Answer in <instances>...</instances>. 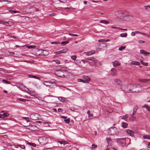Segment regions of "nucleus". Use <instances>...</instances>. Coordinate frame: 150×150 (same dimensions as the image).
Listing matches in <instances>:
<instances>
[{
  "label": "nucleus",
  "instance_id": "f257e3e1",
  "mask_svg": "<svg viewBox=\"0 0 150 150\" xmlns=\"http://www.w3.org/2000/svg\"><path fill=\"white\" fill-rule=\"evenodd\" d=\"M131 86L132 88L137 87L135 84L131 85V84H129L122 85L121 88L123 91L130 92L131 91V89H130V87H131Z\"/></svg>",
  "mask_w": 150,
  "mask_h": 150
},
{
  "label": "nucleus",
  "instance_id": "f03ea898",
  "mask_svg": "<svg viewBox=\"0 0 150 150\" xmlns=\"http://www.w3.org/2000/svg\"><path fill=\"white\" fill-rule=\"evenodd\" d=\"M108 133L110 135H117L119 133V131L116 127H111L108 130Z\"/></svg>",
  "mask_w": 150,
  "mask_h": 150
},
{
  "label": "nucleus",
  "instance_id": "7ed1b4c3",
  "mask_svg": "<svg viewBox=\"0 0 150 150\" xmlns=\"http://www.w3.org/2000/svg\"><path fill=\"white\" fill-rule=\"evenodd\" d=\"M117 142L120 143L123 146H125L126 144L125 139L124 138L117 139Z\"/></svg>",
  "mask_w": 150,
  "mask_h": 150
},
{
  "label": "nucleus",
  "instance_id": "20e7f679",
  "mask_svg": "<svg viewBox=\"0 0 150 150\" xmlns=\"http://www.w3.org/2000/svg\"><path fill=\"white\" fill-rule=\"evenodd\" d=\"M65 71L63 69H60L56 72L55 74L58 76L63 77H64V74Z\"/></svg>",
  "mask_w": 150,
  "mask_h": 150
},
{
  "label": "nucleus",
  "instance_id": "39448f33",
  "mask_svg": "<svg viewBox=\"0 0 150 150\" xmlns=\"http://www.w3.org/2000/svg\"><path fill=\"white\" fill-rule=\"evenodd\" d=\"M16 86L19 89L22 91H26L28 89L25 86L22 84L17 83Z\"/></svg>",
  "mask_w": 150,
  "mask_h": 150
},
{
  "label": "nucleus",
  "instance_id": "423d86ee",
  "mask_svg": "<svg viewBox=\"0 0 150 150\" xmlns=\"http://www.w3.org/2000/svg\"><path fill=\"white\" fill-rule=\"evenodd\" d=\"M124 12L121 11H117L115 12V14L116 16L118 17L127 16V15L124 14Z\"/></svg>",
  "mask_w": 150,
  "mask_h": 150
},
{
  "label": "nucleus",
  "instance_id": "0eeeda50",
  "mask_svg": "<svg viewBox=\"0 0 150 150\" xmlns=\"http://www.w3.org/2000/svg\"><path fill=\"white\" fill-rule=\"evenodd\" d=\"M136 86H137L136 87H133L132 88L131 86V87H130V89H131V91L130 92H140L139 90L138 89V88H139V87H140V85L139 84H138L137 85H136Z\"/></svg>",
  "mask_w": 150,
  "mask_h": 150
},
{
  "label": "nucleus",
  "instance_id": "6e6552de",
  "mask_svg": "<svg viewBox=\"0 0 150 150\" xmlns=\"http://www.w3.org/2000/svg\"><path fill=\"white\" fill-rule=\"evenodd\" d=\"M39 115L37 113L32 114L30 115V117L33 120H36L39 118Z\"/></svg>",
  "mask_w": 150,
  "mask_h": 150
},
{
  "label": "nucleus",
  "instance_id": "1a4fd4ad",
  "mask_svg": "<svg viewBox=\"0 0 150 150\" xmlns=\"http://www.w3.org/2000/svg\"><path fill=\"white\" fill-rule=\"evenodd\" d=\"M40 141H42V143L44 144H46L48 141V139L46 137H42L39 139Z\"/></svg>",
  "mask_w": 150,
  "mask_h": 150
},
{
  "label": "nucleus",
  "instance_id": "9d476101",
  "mask_svg": "<svg viewBox=\"0 0 150 150\" xmlns=\"http://www.w3.org/2000/svg\"><path fill=\"white\" fill-rule=\"evenodd\" d=\"M126 132L130 136L132 137H134V132L132 130L128 129L127 130Z\"/></svg>",
  "mask_w": 150,
  "mask_h": 150
},
{
  "label": "nucleus",
  "instance_id": "9b49d317",
  "mask_svg": "<svg viewBox=\"0 0 150 150\" xmlns=\"http://www.w3.org/2000/svg\"><path fill=\"white\" fill-rule=\"evenodd\" d=\"M41 54L42 55L47 56L49 54V52L46 50H42Z\"/></svg>",
  "mask_w": 150,
  "mask_h": 150
},
{
  "label": "nucleus",
  "instance_id": "f8f14e48",
  "mask_svg": "<svg viewBox=\"0 0 150 150\" xmlns=\"http://www.w3.org/2000/svg\"><path fill=\"white\" fill-rule=\"evenodd\" d=\"M95 52V51L93 50L88 52H84L83 53L88 56L94 54Z\"/></svg>",
  "mask_w": 150,
  "mask_h": 150
},
{
  "label": "nucleus",
  "instance_id": "ddd939ff",
  "mask_svg": "<svg viewBox=\"0 0 150 150\" xmlns=\"http://www.w3.org/2000/svg\"><path fill=\"white\" fill-rule=\"evenodd\" d=\"M111 71V74L112 75H114L117 74V70L114 68H112V69Z\"/></svg>",
  "mask_w": 150,
  "mask_h": 150
},
{
  "label": "nucleus",
  "instance_id": "4468645a",
  "mask_svg": "<svg viewBox=\"0 0 150 150\" xmlns=\"http://www.w3.org/2000/svg\"><path fill=\"white\" fill-rule=\"evenodd\" d=\"M113 65L114 67H116L120 65V63L117 61H115L114 62H112Z\"/></svg>",
  "mask_w": 150,
  "mask_h": 150
},
{
  "label": "nucleus",
  "instance_id": "2eb2a0df",
  "mask_svg": "<svg viewBox=\"0 0 150 150\" xmlns=\"http://www.w3.org/2000/svg\"><path fill=\"white\" fill-rule=\"evenodd\" d=\"M83 78L85 80V81L87 83H88V81L90 80V78L88 76H83Z\"/></svg>",
  "mask_w": 150,
  "mask_h": 150
},
{
  "label": "nucleus",
  "instance_id": "dca6fc26",
  "mask_svg": "<svg viewBox=\"0 0 150 150\" xmlns=\"http://www.w3.org/2000/svg\"><path fill=\"white\" fill-rule=\"evenodd\" d=\"M51 82L45 81L44 82L43 84L44 85H45L47 86L50 87L51 86Z\"/></svg>",
  "mask_w": 150,
  "mask_h": 150
},
{
  "label": "nucleus",
  "instance_id": "f3484780",
  "mask_svg": "<svg viewBox=\"0 0 150 150\" xmlns=\"http://www.w3.org/2000/svg\"><path fill=\"white\" fill-rule=\"evenodd\" d=\"M114 81L115 82L117 85H121V81L118 79H115Z\"/></svg>",
  "mask_w": 150,
  "mask_h": 150
},
{
  "label": "nucleus",
  "instance_id": "a211bd4d",
  "mask_svg": "<svg viewBox=\"0 0 150 150\" xmlns=\"http://www.w3.org/2000/svg\"><path fill=\"white\" fill-rule=\"evenodd\" d=\"M87 59L88 60H90L91 61H93L94 62V63H96L98 61L97 59H96L94 57H89L87 58Z\"/></svg>",
  "mask_w": 150,
  "mask_h": 150
},
{
  "label": "nucleus",
  "instance_id": "6ab92c4d",
  "mask_svg": "<svg viewBox=\"0 0 150 150\" xmlns=\"http://www.w3.org/2000/svg\"><path fill=\"white\" fill-rule=\"evenodd\" d=\"M139 81L141 82L145 83L147 82H149L150 81V79H140L139 80Z\"/></svg>",
  "mask_w": 150,
  "mask_h": 150
},
{
  "label": "nucleus",
  "instance_id": "aec40b11",
  "mask_svg": "<svg viewBox=\"0 0 150 150\" xmlns=\"http://www.w3.org/2000/svg\"><path fill=\"white\" fill-rule=\"evenodd\" d=\"M58 142L61 144H63V146H64L65 145L67 144V142L65 141H58Z\"/></svg>",
  "mask_w": 150,
  "mask_h": 150
},
{
  "label": "nucleus",
  "instance_id": "412c9836",
  "mask_svg": "<svg viewBox=\"0 0 150 150\" xmlns=\"http://www.w3.org/2000/svg\"><path fill=\"white\" fill-rule=\"evenodd\" d=\"M140 52L141 54H144L145 56H146L147 54H150L149 53L146 52L145 50H140Z\"/></svg>",
  "mask_w": 150,
  "mask_h": 150
},
{
  "label": "nucleus",
  "instance_id": "4be33fe9",
  "mask_svg": "<svg viewBox=\"0 0 150 150\" xmlns=\"http://www.w3.org/2000/svg\"><path fill=\"white\" fill-rule=\"evenodd\" d=\"M58 99L61 102H64L65 101L66 98L64 97H58Z\"/></svg>",
  "mask_w": 150,
  "mask_h": 150
},
{
  "label": "nucleus",
  "instance_id": "5701e85b",
  "mask_svg": "<svg viewBox=\"0 0 150 150\" xmlns=\"http://www.w3.org/2000/svg\"><path fill=\"white\" fill-rule=\"evenodd\" d=\"M100 23L105 24H107L109 23V21L105 20H101L100 21Z\"/></svg>",
  "mask_w": 150,
  "mask_h": 150
},
{
  "label": "nucleus",
  "instance_id": "b1692460",
  "mask_svg": "<svg viewBox=\"0 0 150 150\" xmlns=\"http://www.w3.org/2000/svg\"><path fill=\"white\" fill-rule=\"evenodd\" d=\"M137 109L138 107L137 106H135L134 107V108L133 113L132 114V115H134L136 112Z\"/></svg>",
  "mask_w": 150,
  "mask_h": 150
},
{
  "label": "nucleus",
  "instance_id": "393cba45",
  "mask_svg": "<svg viewBox=\"0 0 150 150\" xmlns=\"http://www.w3.org/2000/svg\"><path fill=\"white\" fill-rule=\"evenodd\" d=\"M8 12L10 13H12V14L16 13H20V12L18 11H13V10H8Z\"/></svg>",
  "mask_w": 150,
  "mask_h": 150
},
{
  "label": "nucleus",
  "instance_id": "a878e982",
  "mask_svg": "<svg viewBox=\"0 0 150 150\" xmlns=\"http://www.w3.org/2000/svg\"><path fill=\"white\" fill-rule=\"evenodd\" d=\"M122 126L123 128H126L128 125V124L126 122H122Z\"/></svg>",
  "mask_w": 150,
  "mask_h": 150
},
{
  "label": "nucleus",
  "instance_id": "bb28decb",
  "mask_svg": "<svg viewBox=\"0 0 150 150\" xmlns=\"http://www.w3.org/2000/svg\"><path fill=\"white\" fill-rule=\"evenodd\" d=\"M28 76L30 78H35V79H39V78L37 77V76H36L33 75H32L31 74H29L28 75Z\"/></svg>",
  "mask_w": 150,
  "mask_h": 150
},
{
  "label": "nucleus",
  "instance_id": "cd10ccee",
  "mask_svg": "<svg viewBox=\"0 0 150 150\" xmlns=\"http://www.w3.org/2000/svg\"><path fill=\"white\" fill-rule=\"evenodd\" d=\"M1 115L2 116L3 118H4L5 117L8 116L9 115V114L8 113H4L3 114Z\"/></svg>",
  "mask_w": 150,
  "mask_h": 150
},
{
  "label": "nucleus",
  "instance_id": "c85d7f7f",
  "mask_svg": "<svg viewBox=\"0 0 150 150\" xmlns=\"http://www.w3.org/2000/svg\"><path fill=\"white\" fill-rule=\"evenodd\" d=\"M87 113L88 115V116L89 117H92L93 116V115L90 113V111L89 110H88Z\"/></svg>",
  "mask_w": 150,
  "mask_h": 150
},
{
  "label": "nucleus",
  "instance_id": "c756f323",
  "mask_svg": "<svg viewBox=\"0 0 150 150\" xmlns=\"http://www.w3.org/2000/svg\"><path fill=\"white\" fill-rule=\"evenodd\" d=\"M127 36V33H121L120 34V36L122 37H126Z\"/></svg>",
  "mask_w": 150,
  "mask_h": 150
},
{
  "label": "nucleus",
  "instance_id": "7c9ffc66",
  "mask_svg": "<svg viewBox=\"0 0 150 150\" xmlns=\"http://www.w3.org/2000/svg\"><path fill=\"white\" fill-rule=\"evenodd\" d=\"M18 100L20 101H21L23 102H25L26 101H29L28 100H26V99H24L22 98H18Z\"/></svg>",
  "mask_w": 150,
  "mask_h": 150
},
{
  "label": "nucleus",
  "instance_id": "2f4dec72",
  "mask_svg": "<svg viewBox=\"0 0 150 150\" xmlns=\"http://www.w3.org/2000/svg\"><path fill=\"white\" fill-rule=\"evenodd\" d=\"M143 139H150V136L148 135H145L143 136Z\"/></svg>",
  "mask_w": 150,
  "mask_h": 150
},
{
  "label": "nucleus",
  "instance_id": "473e14b6",
  "mask_svg": "<svg viewBox=\"0 0 150 150\" xmlns=\"http://www.w3.org/2000/svg\"><path fill=\"white\" fill-rule=\"evenodd\" d=\"M143 107L146 108L148 111H150V107L147 105H144Z\"/></svg>",
  "mask_w": 150,
  "mask_h": 150
},
{
  "label": "nucleus",
  "instance_id": "72a5a7b5",
  "mask_svg": "<svg viewBox=\"0 0 150 150\" xmlns=\"http://www.w3.org/2000/svg\"><path fill=\"white\" fill-rule=\"evenodd\" d=\"M60 50L61 52V53H66L68 51V50L67 49H64Z\"/></svg>",
  "mask_w": 150,
  "mask_h": 150
},
{
  "label": "nucleus",
  "instance_id": "f704fd0d",
  "mask_svg": "<svg viewBox=\"0 0 150 150\" xmlns=\"http://www.w3.org/2000/svg\"><path fill=\"white\" fill-rule=\"evenodd\" d=\"M26 143L27 144H29L31 146H35V144L32 143H31L29 142H28L26 141Z\"/></svg>",
  "mask_w": 150,
  "mask_h": 150
},
{
  "label": "nucleus",
  "instance_id": "c9c22d12",
  "mask_svg": "<svg viewBox=\"0 0 150 150\" xmlns=\"http://www.w3.org/2000/svg\"><path fill=\"white\" fill-rule=\"evenodd\" d=\"M128 115L127 114L126 115L124 116H123L122 117V119H123V120H125L126 118H127L128 117Z\"/></svg>",
  "mask_w": 150,
  "mask_h": 150
},
{
  "label": "nucleus",
  "instance_id": "e433bc0d",
  "mask_svg": "<svg viewBox=\"0 0 150 150\" xmlns=\"http://www.w3.org/2000/svg\"><path fill=\"white\" fill-rule=\"evenodd\" d=\"M69 43L68 41L62 42L61 43V44L63 46L68 44Z\"/></svg>",
  "mask_w": 150,
  "mask_h": 150
},
{
  "label": "nucleus",
  "instance_id": "4c0bfd02",
  "mask_svg": "<svg viewBox=\"0 0 150 150\" xmlns=\"http://www.w3.org/2000/svg\"><path fill=\"white\" fill-rule=\"evenodd\" d=\"M136 119V117L134 116V115H132L131 117L130 118V120L131 121H134Z\"/></svg>",
  "mask_w": 150,
  "mask_h": 150
},
{
  "label": "nucleus",
  "instance_id": "58836bf2",
  "mask_svg": "<svg viewBox=\"0 0 150 150\" xmlns=\"http://www.w3.org/2000/svg\"><path fill=\"white\" fill-rule=\"evenodd\" d=\"M2 81L3 82V83H6V84L10 83V82L9 81H8L5 79L3 80Z\"/></svg>",
  "mask_w": 150,
  "mask_h": 150
},
{
  "label": "nucleus",
  "instance_id": "ea45409f",
  "mask_svg": "<svg viewBox=\"0 0 150 150\" xmlns=\"http://www.w3.org/2000/svg\"><path fill=\"white\" fill-rule=\"evenodd\" d=\"M78 81L79 82H82L83 83H86V82L85 81V80H83L82 79H78Z\"/></svg>",
  "mask_w": 150,
  "mask_h": 150
},
{
  "label": "nucleus",
  "instance_id": "a19ab883",
  "mask_svg": "<svg viewBox=\"0 0 150 150\" xmlns=\"http://www.w3.org/2000/svg\"><path fill=\"white\" fill-rule=\"evenodd\" d=\"M140 62L144 66H146L148 65V63H144L142 60H141Z\"/></svg>",
  "mask_w": 150,
  "mask_h": 150
},
{
  "label": "nucleus",
  "instance_id": "79ce46f5",
  "mask_svg": "<svg viewBox=\"0 0 150 150\" xmlns=\"http://www.w3.org/2000/svg\"><path fill=\"white\" fill-rule=\"evenodd\" d=\"M60 42L58 41L52 42H51L52 44H58Z\"/></svg>",
  "mask_w": 150,
  "mask_h": 150
},
{
  "label": "nucleus",
  "instance_id": "37998d69",
  "mask_svg": "<svg viewBox=\"0 0 150 150\" xmlns=\"http://www.w3.org/2000/svg\"><path fill=\"white\" fill-rule=\"evenodd\" d=\"M132 64L134 65H139V64H140L139 63L137 62H133Z\"/></svg>",
  "mask_w": 150,
  "mask_h": 150
},
{
  "label": "nucleus",
  "instance_id": "c03bdc74",
  "mask_svg": "<svg viewBox=\"0 0 150 150\" xmlns=\"http://www.w3.org/2000/svg\"><path fill=\"white\" fill-rule=\"evenodd\" d=\"M64 120L66 123H69L70 122V119L69 118H68L67 119H64Z\"/></svg>",
  "mask_w": 150,
  "mask_h": 150
},
{
  "label": "nucleus",
  "instance_id": "a18cd8bd",
  "mask_svg": "<svg viewBox=\"0 0 150 150\" xmlns=\"http://www.w3.org/2000/svg\"><path fill=\"white\" fill-rule=\"evenodd\" d=\"M125 48V47L124 46H122L120 47H119V50L120 51H122Z\"/></svg>",
  "mask_w": 150,
  "mask_h": 150
},
{
  "label": "nucleus",
  "instance_id": "49530a36",
  "mask_svg": "<svg viewBox=\"0 0 150 150\" xmlns=\"http://www.w3.org/2000/svg\"><path fill=\"white\" fill-rule=\"evenodd\" d=\"M76 55H73L71 56V58L73 60H74L76 59Z\"/></svg>",
  "mask_w": 150,
  "mask_h": 150
},
{
  "label": "nucleus",
  "instance_id": "de8ad7c7",
  "mask_svg": "<svg viewBox=\"0 0 150 150\" xmlns=\"http://www.w3.org/2000/svg\"><path fill=\"white\" fill-rule=\"evenodd\" d=\"M54 53L56 54H61V50H60L57 52H54Z\"/></svg>",
  "mask_w": 150,
  "mask_h": 150
},
{
  "label": "nucleus",
  "instance_id": "09e8293b",
  "mask_svg": "<svg viewBox=\"0 0 150 150\" xmlns=\"http://www.w3.org/2000/svg\"><path fill=\"white\" fill-rule=\"evenodd\" d=\"M35 45H31L28 46V48H33L35 47Z\"/></svg>",
  "mask_w": 150,
  "mask_h": 150
},
{
  "label": "nucleus",
  "instance_id": "8fccbe9b",
  "mask_svg": "<svg viewBox=\"0 0 150 150\" xmlns=\"http://www.w3.org/2000/svg\"><path fill=\"white\" fill-rule=\"evenodd\" d=\"M144 7L146 9H148V8H150V5L148 6H144Z\"/></svg>",
  "mask_w": 150,
  "mask_h": 150
},
{
  "label": "nucleus",
  "instance_id": "3c124183",
  "mask_svg": "<svg viewBox=\"0 0 150 150\" xmlns=\"http://www.w3.org/2000/svg\"><path fill=\"white\" fill-rule=\"evenodd\" d=\"M18 146L21 148L22 149H24L25 148V146L23 145H18Z\"/></svg>",
  "mask_w": 150,
  "mask_h": 150
},
{
  "label": "nucleus",
  "instance_id": "603ef678",
  "mask_svg": "<svg viewBox=\"0 0 150 150\" xmlns=\"http://www.w3.org/2000/svg\"><path fill=\"white\" fill-rule=\"evenodd\" d=\"M69 35L73 36H78V35L72 33H69Z\"/></svg>",
  "mask_w": 150,
  "mask_h": 150
},
{
  "label": "nucleus",
  "instance_id": "864d4df0",
  "mask_svg": "<svg viewBox=\"0 0 150 150\" xmlns=\"http://www.w3.org/2000/svg\"><path fill=\"white\" fill-rule=\"evenodd\" d=\"M98 42H105V39H100L98 40Z\"/></svg>",
  "mask_w": 150,
  "mask_h": 150
},
{
  "label": "nucleus",
  "instance_id": "5fc2aeb1",
  "mask_svg": "<svg viewBox=\"0 0 150 150\" xmlns=\"http://www.w3.org/2000/svg\"><path fill=\"white\" fill-rule=\"evenodd\" d=\"M106 140L108 142H109L110 141H111V139L110 138V137H109V138H106Z\"/></svg>",
  "mask_w": 150,
  "mask_h": 150
},
{
  "label": "nucleus",
  "instance_id": "6e6d98bb",
  "mask_svg": "<svg viewBox=\"0 0 150 150\" xmlns=\"http://www.w3.org/2000/svg\"><path fill=\"white\" fill-rule=\"evenodd\" d=\"M97 147V146L96 145L93 144L92 145V148L93 149L96 148Z\"/></svg>",
  "mask_w": 150,
  "mask_h": 150
},
{
  "label": "nucleus",
  "instance_id": "4d7b16f0",
  "mask_svg": "<svg viewBox=\"0 0 150 150\" xmlns=\"http://www.w3.org/2000/svg\"><path fill=\"white\" fill-rule=\"evenodd\" d=\"M54 61H55L56 63L58 64H59L60 63V61L59 60H57Z\"/></svg>",
  "mask_w": 150,
  "mask_h": 150
},
{
  "label": "nucleus",
  "instance_id": "13d9d810",
  "mask_svg": "<svg viewBox=\"0 0 150 150\" xmlns=\"http://www.w3.org/2000/svg\"><path fill=\"white\" fill-rule=\"evenodd\" d=\"M141 34L146 36H149V35L148 34H147L145 33H142Z\"/></svg>",
  "mask_w": 150,
  "mask_h": 150
},
{
  "label": "nucleus",
  "instance_id": "bf43d9fd",
  "mask_svg": "<svg viewBox=\"0 0 150 150\" xmlns=\"http://www.w3.org/2000/svg\"><path fill=\"white\" fill-rule=\"evenodd\" d=\"M59 1L61 2L62 3H65L67 2V0H59Z\"/></svg>",
  "mask_w": 150,
  "mask_h": 150
},
{
  "label": "nucleus",
  "instance_id": "052dcab7",
  "mask_svg": "<svg viewBox=\"0 0 150 150\" xmlns=\"http://www.w3.org/2000/svg\"><path fill=\"white\" fill-rule=\"evenodd\" d=\"M30 94L32 96H34L35 95V94H34V93H33V92H30Z\"/></svg>",
  "mask_w": 150,
  "mask_h": 150
},
{
  "label": "nucleus",
  "instance_id": "680f3d73",
  "mask_svg": "<svg viewBox=\"0 0 150 150\" xmlns=\"http://www.w3.org/2000/svg\"><path fill=\"white\" fill-rule=\"evenodd\" d=\"M111 28L113 29H116L119 30V29H120V27H112Z\"/></svg>",
  "mask_w": 150,
  "mask_h": 150
},
{
  "label": "nucleus",
  "instance_id": "e2e57ef3",
  "mask_svg": "<svg viewBox=\"0 0 150 150\" xmlns=\"http://www.w3.org/2000/svg\"><path fill=\"white\" fill-rule=\"evenodd\" d=\"M135 31L134 32H132L131 33V35H132V36H135Z\"/></svg>",
  "mask_w": 150,
  "mask_h": 150
},
{
  "label": "nucleus",
  "instance_id": "0e129e2a",
  "mask_svg": "<svg viewBox=\"0 0 150 150\" xmlns=\"http://www.w3.org/2000/svg\"><path fill=\"white\" fill-rule=\"evenodd\" d=\"M24 97L25 98H31L30 97L28 96L27 95H25L24 96Z\"/></svg>",
  "mask_w": 150,
  "mask_h": 150
},
{
  "label": "nucleus",
  "instance_id": "69168bd1",
  "mask_svg": "<svg viewBox=\"0 0 150 150\" xmlns=\"http://www.w3.org/2000/svg\"><path fill=\"white\" fill-rule=\"evenodd\" d=\"M138 42L139 43H144L145 42V41L142 40H139Z\"/></svg>",
  "mask_w": 150,
  "mask_h": 150
},
{
  "label": "nucleus",
  "instance_id": "338daca9",
  "mask_svg": "<svg viewBox=\"0 0 150 150\" xmlns=\"http://www.w3.org/2000/svg\"><path fill=\"white\" fill-rule=\"evenodd\" d=\"M58 111L59 112H61L62 111V109H61V108H59L58 109Z\"/></svg>",
  "mask_w": 150,
  "mask_h": 150
},
{
  "label": "nucleus",
  "instance_id": "774afa93",
  "mask_svg": "<svg viewBox=\"0 0 150 150\" xmlns=\"http://www.w3.org/2000/svg\"><path fill=\"white\" fill-rule=\"evenodd\" d=\"M147 147L150 148V142L148 144Z\"/></svg>",
  "mask_w": 150,
  "mask_h": 150
}]
</instances>
